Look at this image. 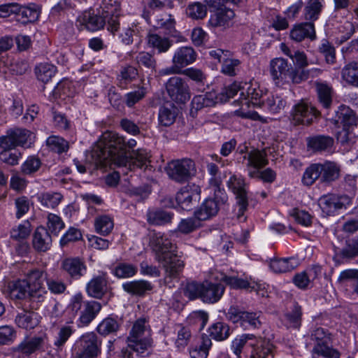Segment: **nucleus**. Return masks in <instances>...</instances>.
<instances>
[{
  "label": "nucleus",
  "instance_id": "obj_39",
  "mask_svg": "<svg viewBox=\"0 0 358 358\" xmlns=\"http://www.w3.org/2000/svg\"><path fill=\"white\" fill-rule=\"evenodd\" d=\"M298 266L295 258H282L271 259L269 264L271 269L275 273H287L294 270Z\"/></svg>",
  "mask_w": 358,
  "mask_h": 358
},
{
  "label": "nucleus",
  "instance_id": "obj_35",
  "mask_svg": "<svg viewBox=\"0 0 358 358\" xmlns=\"http://www.w3.org/2000/svg\"><path fill=\"white\" fill-rule=\"evenodd\" d=\"M172 0H148L147 6L143 13V17L150 22V15L155 12L161 11L166 8H173Z\"/></svg>",
  "mask_w": 358,
  "mask_h": 358
},
{
  "label": "nucleus",
  "instance_id": "obj_38",
  "mask_svg": "<svg viewBox=\"0 0 358 358\" xmlns=\"http://www.w3.org/2000/svg\"><path fill=\"white\" fill-rule=\"evenodd\" d=\"M316 92L320 103L325 109L330 108L332 103L333 89L327 83L316 82Z\"/></svg>",
  "mask_w": 358,
  "mask_h": 358
},
{
  "label": "nucleus",
  "instance_id": "obj_56",
  "mask_svg": "<svg viewBox=\"0 0 358 358\" xmlns=\"http://www.w3.org/2000/svg\"><path fill=\"white\" fill-rule=\"evenodd\" d=\"M43 343L42 337H33L31 339L22 341L17 347L18 350L22 354L31 355L39 349Z\"/></svg>",
  "mask_w": 358,
  "mask_h": 358
},
{
  "label": "nucleus",
  "instance_id": "obj_3",
  "mask_svg": "<svg viewBox=\"0 0 358 358\" xmlns=\"http://www.w3.org/2000/svg\"><path fill=\"white\" fill-rule=\"evenodd\" d=\"M266 92L257 83H245L243 84L238 99L234 101L235 103L241 106V109L236 110L235 113L241 117L257 120L259 116L257 113L250 111L244 113L242 109L244 106L249 107L250 104L261 106L264 102V96Z\"/></svg>",
  "mask_w": 358,
  "mask_h": 358
},
{
  "label": "nucleus",
  "instance_id": "obj_63",
  "mask_svg": "<svg viewBox=\"0 0 358 358\" xmlns=\"http://www.w3.org/2000/svg\"><path fill=\"white\" fill-rule=\"evenodd\" d=\"M120 328L118 322L112 318L106 317L98 325L97 331L103 336L116 332Z\"/></svg>",
  "mask_w": 358,
  "mask_h": 358
},
{
  "label": "nucleus",
  "instance_id": "obj_57",
  "mask_svg": "<svg viewBox=\"0 0 358 358\" xmlns=\"http://www.w3.org/2000/svg\"><path fill=\"white\" fill-rule=\"evenodd\" d=\"M137 64L150 70L151 72H155L157 68V60L152 55L148 52L142 51L138 52L136 57Z\"/></svg>",
  "mask_w": 358,
  "mask_h": 358
},
{
  "label": "nucleus",
  "instance_id": "obj_24",
  "mask_svg": "<svg viewBox=\"0 0 358 358\" xmlns=\"http://www.w3.org/2000/svg\"><path fill=\"white\" fill-rule=\"evenodd\" d=\"M196 53L190 46L178 48L174 52L172 63L177 64L181 69L195 62Z\"/></svg>",
  "mask_w": 358,
  "mask_h": 358
},
{
  "label": "nucleus",
  "instance_id": "obj_20",
  "mask_svg": "<svg viewBox=\"0 0 358 358\" xmlns=\"http://www.w3.org/2000/svg\"><path fill=\"white\" fill-rule=\"evenodd\" d=\"M337 283L347 294H358V269H346L341 271Z\"/></svg>",
  "mask_w": 358,
  "mask_h": 358
},
{
  "label": "nucleus",
  "instance_id": "obj_16",
  "mask_svg": "<svg viewBox=\"0 0 358 358\" xmlns=\"http://www.w3.org/2000/svg\"><path fill=\"white\" fill-rule=\"evenodd\" d=\"M157 262L162 265L165 271L164 282L167 285L173 280L178 279L185 266L183 261L178 257L176 252L164 256V260Z\"/></svg>",
  "mask_w": 358,
  "mask_h": 358
},
{
  "label": "nucleus",
  "instance_id": "obj_54",
  "mask_svg": "<svg viewBox=\"0 0 358 358\" xmlns=\"http://www.w3.org/2000/svg\"><path fill=\"white\" fill-rule=\"evenodd\" d=\"M56 67L48 63L40 64L35 69L37 78L43 82H48L56 73Z\"/></svg>",
  "mask_w": 358,
  "mask_h": 358
},
{
  "label": "nucleus",
  "instance_id": "obj_46",
  "mask_svg": "<svg viewBox=\"0 0 358 358\" xmlns=\"http://www.w3.org/2000/svg\"><path fill=\"white\" fill-rule=\"evenodd\" d=\"M45 276H48V275L43 270L34 268L27 272L25 280L29 285V289L41 288L45 287L43 282L45 280Z\"/></svg>",
  "mask_w": 358,
  "mask_h": 358
},
{
  "label": "nucleus",
  "instance_id": "obj_60",
  "mask_svg": "<svg viewBox=\"0 0 358 358\" xmlns=\"http://www.w3.org/2000/svg\"><path fill=\"white\" fill-rule=\"evenodd\" d=\"M301 307L298 303H294L290 311L286 315V320L289 327L298 329L301 323Z\"/></svg>",
  "mask_w": 358,
  "mask_h": 358
},
{
  "label": "nucleus",
  "instance_id": "obj_17",
  "mask_svg": "<svg viewBox=\"0 0 358 358\" xmlns=\"http://www.w3.org/2000/svg\"><path fill=\"white\" fill-rule=\"evenodd\" d=\"M243 159L247 161L245 166L250 178H255L258 170L264 168L268 163L267 154L264 150L252 149L243 156Z\"/></svg>",
  "mask_w": 358,
  "mask_h": 358
},
{
  "label": "nucleus",
  "instance_id": "obj_51",
  "mask_svg": "<svg viewBox=\"0 0 358 358\" xmlns=\"http://www.w3.org/2000/svg\"><path fill=\"white\" fill-rule=\"evenodd\" d=\"M286 104L287 102L285 98L277 94H271L267 97L266 101L263 102V106L273 113H279L284 109Z\"/></svg>",
  "mask_w": 358,
  "mask_h": 358
},
{
  "label": "nucleus",
  "instance_id": "obj_61",
  "mask_svg": "<svg viewBox=\"0 0 358 358\" xmlns=\"http://www.w3.org/2000/svg\"><path fill=\"white\" fill-rule=\"evenodd\" d=\"M320 271V267L315 266L309 271L308 273L306 272L297 273L294 278V284L299 288H306L310 282V277L313 275L315 277Z\"/></svg>",
  "mask_w": 358,
  "mask_h": 358
},
{
  "label": "nucleus",
  "instance_id": "obj_53",
  "mask_svg": "<svg viewBox=\"0 0 358 358\" xmlns=\"http://www.w3.org/2000/svg\"><path fill=\"white\" fill-rule=\"evenodd\" d=\"M38 199L43 206L55 208L60 203L63 196L59 192H45L41 194Z\"/></svg>",
  "mask_w": 358,
  "mask_h": 358
},
{
  "label": "nucleus",
  "instance_id": "obj_13",
  "mask_svg": "<svg viewBox=\"0 0 358 358\" xmlns=\"http://www.w3.org/2000/svg\"><path fill=\"white\" fill-rule=\"evenodd\" d=\"M352 203V199L347 195L329 194L322 196L319 199V206L323 213L334 215L338 210L346 208Z\"/></svg>",
  "mask_w": 358,
  "mask_h": 358
},
{
  "label": "nucleus",
  "instance_id": "obj_49",
  "mask_svg": "<svg viewBox=\"0 0 358 358\" xmlns=\"http://www.w3.org/2000/svg\"><path fill=\"white\" fill-rule=\"evenodd\" d=\"M322 173V164H313L305 170L302 182L306 186L312 185L321 177Z\"/></svg>",
  "mask_w": 358,
  "mask_h": 358
},
{
  "label": "nucleus",
  "instance_id": "obj_43",
  "mask_svg": "<svg viewBox=\"0 0 358 358\" xmlns=\"http://www.w3.org/2000/svg\"><path fill=\"white\" fill-rule=\"evenodd\" d=\"M211 347V338L206 334H202L201 343L189 350V356L191 358H206Z\"/></svg>",
  "mask_w": 358,
  "mask_h": 358
},
{
  "label": "nucleus",
  "instance_id": "obj_59",
  "mask_svg": "<svg viewBox=\"0 0 358 358\" xmlns=\"http://www.w3.org/2000/svg\"><path fill=\"white\" fill-rule=\"evenodd\" d=\"M173 213L164 210L150 212L148 215V221L155 225H162L171 222Z\"/></svg>",
  "mask_w": 358,
  "mask_h": 358
},
{
  "label": "nucleus",
  "instance_id": "obj_37",
  "mask_svg": "<svg viewBox=\"0 0 358 358\" xmlns=\"http://www.w3.org/2000/svg\"><path fill=\"white\" fill-rule=\"evenodd\" d=\"M324 0H308L303 10V17L308 22L317 20L324 7Z\"/></svg>",
  "mask_w": 358,
  "mask_h": 358
},
{
  "label": "nucleus",
  "instance_id": "obj_12",
  "mask_svg": "<svg viewBox=\"0 0 358 358\" xmlns=\"http://www.w3.org/2000/svg\"><path fill=\"white\" fill-rule=\"evenodd\" d=\"M227 187L235 195L236 203L238 207V216L240 217L248 206V185L241 176L232 175L227 181Z\"/></svg>",
  "mask_w": 358,
  "mask_h": 358
},
{
  "label": "nucleus",
  "instance_id": "obj_7",
  "mask_svg": "<svg viewBox=\"0 0 358 358\" xmlns=\"http://www.w3.org/2000/svg\"><path fill=\"white\" fill-rule=\"evenodd\" d=\"M101 341L94 332L80 336L72 346L75 358H96L101 352Z\"/></svg>",
  "mask_w": 358,
  "mask_h": 358
},
{
  "label": "nucleus",
  "instance_id": "obj_25",
  "mask_svg": "<svg viewBox=\"0 0 358 358\" xmlns=\"http://www.w3.org/2000/svg\"><path fill=\"white\" fill-rule=\"evenodd\" d=\"M32 245L37 252H45L50 249L52 238L45 227L36 228L33 234Z\"/></svg>",
  "mask_w": 358,
  "mask_h": 358
},
{
  "label": "nucleus",
  "instance_id": "obj_32",
  "mask_svg": "<svg viewBox=\"0 0 358 358\" xmlns=\"http://www.w3.org/2000/svg\"><path fill=\"white\" fill-rule=\"evenodd\" d=\"M178 115V108L172 103H167L159 108L158 120L160 125L169 127L173 124Z\"/></svg>",
  "mask_w": 358,
  "mask_h": 358
},
{
  "label": "nucleus",
  "instance_id": "obj_21",
  "mask_svg": "<svg viewBox=\"0 0 358 358\" xmlns=\"http://www.w3.org/2000/svg\"><path fill=\"white\" fill-rule=\"evenodd\" d=\"M220 103L217 94L215 91H210L204 94L196 95L191 101L190 113L194 116L198 110L204 108L213 107Z\"/></svg>",
  "mask_w": 358,
  "mask_h": 358
},
{
  "label": "nucleus",
  "instance_id": "obj_34",
  "mask_svg": "<svg viewBox=\"0 0 358 358\" xmlns=\"http://www.w3.org/2000/svg\"><path fill=\"white\" fill-rule=\"evenodd\" d=\"M29 285L25 280H17L8 284L7 292L13 299H22L29 295Z\"/></svg>",
  "mask_w": 358,
  "mask_h": 358
},
{
  "label": "nucleus",
  "instance_id": "obj_9",
  "mask_svg": "<svg viewBox=\"0 0 358 358\" xmlns=\"http://www.w3.org/2000/svg\"><path fill=\"white\" fill-rule=\"evenodd\" d=\"M149 245L155 253L157 261L164 260V256L176 252V245L170 238V235L161 231L150 232Z\"/></svg>",
  "mask_w": 358,
  "mask_h": 358
},
{
  "label": "nucleus",
  "instance_id": "obj_41",
  "mask_svg": "<svg viewBox=\"0 0 358 358\" xmlns=\"http://www.w3.org/2000/svg\"><path fill=\"white\" fill-rule=\"evenodd\" d=\"M208 337H211L217 341H222L227 339L230 336L229 326L222 322H217L212 324L208 329Z\"/></svg>",
  "mask_w": 358,
  "mask_h": 358
},
{
  "label": "nucleus",
  "instance_id": "obj_14",
  "mask_svg": "<svg viewBox=\"0 0 358 358\" xmlns=\"http://www.w3.org/2000/svg\"><path fill=\"white\" fill-rule=\"evenodd\" d=\"M357 117L353 110L348 106L341 105L336 111V115L331 118V122L337 127H343V134H338L337 138L342 143L347 141V128L356 124Z\"/></svg>",
  "mask_w": 358,
  "mask_h": 358
},
{
  "label": "nucleus",
  "instance_id": "obj_26",
  "mask_svg": "<svg viewBox=\"0 0 358 358\" xmlns=\"http://www.w3.org/2000/svg\"><path fill=\"white\" fill-rule=\"evenodd\" d=\"M101 309L99 302L87 301L84 303V308L80 311V315L78 321V326H87L97 315Z\"/></svg>",
  "mask_w": 358,
  "mask_h": 358
},
{
  "label": "nucleus",
  "instance_id": "obj_2",
  "mask_svg": "<svg viewBox=\"0 0 358 358\" xmlns=\"http://www.w3.org/2000/svg\"><path fill=\"white\" fill-rule=\"evenodd\" d=\"M269 66L272 78L278 86L290 83L298 84L308 78V71L294 69L282 57L271 59Z\"/></svg>",
  "mask_w": 358,
  "mask_h": 358
},
{
  "label": "nucleus",
  "instance_id": "obj_4",
  "mask_svg": "<svg viewBox=\"0 0 358 358\" xmlns=\"http://www.w3.org/2000/svg\"><path fill=\"white\" fill-rule=\"evenodd\" d=\"M224 287L208 280L202 283L192 282L186 285L185 295L189 299H200L203 302L215 303L222 296Z\"/></svg>",
  "mask_w": 358,
  "mask_h": 358
},
{
  "label": "nucleus",
  "instance_id": "obj_55",
  "mask_svg": "<svg viewBox=\"0 0 358 358\" xmlns=\"http://www.w3.org/2000/svg\"><path fill=\"white\" fill-rule=\"evenodd\" d=\"M74 90L72 89V83L68 80L59 83L52 92L53 99H65L66 97L73 96Z\"/></svg>",
  "mask_w": 358,
  "mask_h": 358
},
{
  "label": "nucleus",
  "instance_id": "obj_5",
  "mask_svg": "<svg viewBox=\"0 0 358 358\" xmlns=\"http://www.w3.org/2000/svg\"><path fill=\"white\" fill-rule=\"evenodd\" d=\"M128 346L140 356L152 347L151 329L145 318H140L134 323L127 337Z\"/></svg>",
  "mask_w": 358,
  "mask_h": 358
},
{
  "label": "nucleus",
  "instance_id": "obj_40",
  "mask_svg": "<svg viewBox=\"0 0 358 358\" xmlns=\"http://www.w3.org/2000/svg\"><path fill=\"white\" fill-rule=\"evenodd\" d=\"M80 20L85 27L91 31L103 28L106 24V20L103 17L96 15L90 10L85 11L81 16Z\"/></svg>",
  "mask_w": 358,
  "mask_h": 358
},
{
  "label": "nucleus",
  "instance_id": "obj_50",
  "mask_svg": "<svg viewBox=\"0 0 358 358\" xmlns=\"http://www.w3.org/2000/svg\"><path fill=\"white\" fill-rule=\"evenodd\" d=\"M192 336V329L189 326L178 325L177 338L175 341L176 347L178 350H183L189 344Z\"/></svg>",
  "mask_w": 358,
  "mask_h": 358
},
{
  "label": "nucleus",
  "instance_id": "obj_45",
  "mask_svg": "<svg viewBox=\"0 0 358 358\" xmlns=\"http://www.w3.org/2000/svg\"><path fill=\"white\" fill-rule=\"evenodd\" d=\"M114 227V222L112 217L108 215H99L94 220L95 231L102 236L109 234Z\"/></svg>",
  "mask_w": 358,
  "mask_h": 358
},
{
  "label": "nucleus",
  "instance_id": "obj_29",
  "mask_svg": "<svg viewBox=\"0 0 358 358\" xmlns=\"http://www.w3.org/2000/svg\"><path fill=\"white\" fill-rule=\"evenodd\" d=\"M124 292L131 295L142 296L153 289L151 282L145 280L128 281L122 284Z\"/></svg>",
  "mask_w": 358,
  "mask_h": 358
},
{
  "label": "nucleus",
  "instance_id": "obj_15",
  "mask_svg": "<svg viewBox=\"0 0 358 358\" xmlns=\"http://www.w3.org/2000/svg\"><path fill=\"white\" fill-rule=\"evenodd\" d=\"M320 112L309 103L301 101L296 104L292 111V120L295 124L309 125Z\"/></svg>",
  "mask_w": 358,
  "mask_h": 358
},
{
  "label": "nucleus",
  "instance_id": "obj_18",
  "mask_svg": "<svg viewBox=\"0 0 358 358\" xmlns=\"http://www.w3.org/2000/svg\"><path fill=\"white\" fill-rule=\"evenodd\" d=\"M201 188L194 183H189L182 187L177 193L176 199L181 208L188 210L193 201L196 202L200 199Z\"/></svg>",
  "mask_w": 358,
  "mask_h": 358
},
{
  "label": "nucleus",
  "instance_id": "obj_62",
  "mask_svg": "<svg viewBox=\"0 0 358 358\" xmlns=\"http://www.w3.org/2000/svg\"><path fill=\"white\" fill-rule=\"evenodd\" d=\"M322 169L321 180L322 182H331L338 178L339 169L335 164L326 162L322 164Z\"/></svg>",
  "mask_w": 358,
  "mask_h": 358
},
{
  "label": "nucleus",
  "instance_id": "obj_42",
  "mask_svg": "<svg viewBox=\"0 0 358 358\" xmlns=\"http://www.w3.org/2000/svg\"><path fill=\"white\" fill-rule=\"evenodd\" d=\"M234 12L230 8H220L210 16V22L215 27H225L234 17Z\"/></svg>",
  "mask_w": 358,
  "mask_h": 358
},
{
  "label": "nucleus",
  "instance_id": "obj_64",
  "mask_svg": "<svg viewBox=\"0 0 358 358\" xmlns=\"http://www.w3.org/2000/svg\"><path fill=\"white\" fill-rule=\"evenodd\" d=\"M156 27L164 29L167 34L173 35L176 31V21L171 15L157 17Z\"/></svg>",
  "mask_w": 358,
  "mask_h": 358
},
{
  "label": "nucleus",
  "instance_id": "obj_52",
  "mask_svg": "<svg viewBox=\"0 0 358 358\" xmlns=\"http://www.w3.org/2000/svg\"><path fill=\"white\" fill-rule=\"evenodd\" d=\"M31 231V223L27 220L23 221L10 230V238L18 241H23L29 237Z\"/></svg>",
  "mask_w": 358,
  "mask_h": 358
},
{
  "label": "nucleus",
  "instance_id": "obj_28",
  "mask_svg": "<svg viewBox=\"0 0 358 358\" xmlns=\"http://www.w3.org/2000/svg\"><path fill=\"white\" fill-rule=\"evenodd\" d=\"M217 278L234 289H247L250 287L256 291L258 294L262 289V285L261 284L257 282L250 283L245 280L239 278L234 275L229 276L224 273H221L220 277H217Z\"/></svg>",
  "mask_w": 358,
  "mask_h": 358
},
{
  "label": "nucleus",
  "instance_id": "obj_47",
  "mask_svg": "<svg viewBox=\"0 0 358 358\" xmlns=\"http://www.w3.org/2000/svg\"><path fill=\"white\" fill-rule=\"evenodd\" d=\"M308 145L315 151L327 150L332 148L334 139L328 136H316L309 138Z\"/></svg>",
  "mask_w": 358,
  "mask_h": 358
},
{
  "label": "nucleus",
  "instance_id": "obj_23",
  "mask_svg": "<svg viewBox=\"0 0 358 358\" xmlns=\"http://www.w3.org/2000/svg\"><path fill=\"white\" fill-rule=\"evenodd\" d=\"M76 331V328L73 325V322H68L57 327L53 341V345L57 351H62L66 343Z\"/></svg>",
  "mask_w": 358,
  "mask_h": 358
},
{
  "label": "nucleus",
  "instance_id": "obj_1",
  "mask_svg": "<svg viewBox=\"0 0 358 358\" xmlns=\"http://www.w3.org/2000/svg\"><path fill=\"white\" fill-rule=\"evenodd\" d=\"M136 141L127 138L113 131L104 132L91 153L92 162L96 168H103L114 164L134 170L142 168L149 159L145 149H137L129 153V150L136 146Z\"/></svg>",
  "mask_w": 358,
  "mask_h": 358
},
{
  "label": "nucleus",
  "instance_id": "obj_44",
  "mask_svg": "<svg viewBox=\"0 0 358 358\" xmlns=\"http://www.w3.org/2000/svg\"><path fill=\"white\" fill-rule=\"evenodd\" d=\"M341 76L348 85L358 87V62H352L346 64L342 69Z\"/></svg>",
  "mask_w": 358,
  "mask_h": 358
},
{
  "label": "nucleus",
  "instance_id": "obj_22",
  "mask_svg": "<svg viewBox=\"0 0 358 358\" xmlns=\"http://www.w3.org/2000/svg\"><path fill=\"white\" fill-rule=\"evenodd\" d=\"M86 292L92 298L101 299L108 291V281L105 274L94 276L86 285Z\"/></svg>",
  "mask_w": 358,
  "mask_h": 358
},
{
  "label": "nucleus",
  "instance_id": "obj_36",
  "mask_svg": "<svg viewBox=\"0 0 358 358\" xmlns=\"http://www.w3.org/2000/svg\"><path fill=\"white\" fill-rule=\"evenodd\" d=\"M148 44L157 50L158 54L165 53L169 50L173 41L167 37L157 34H151L148 36Z\"/></svg>",
  "mask_w": 358,
  "mask_h": 358
},
{
  "label": "nucleus",
  "instance_id": "obj_33",
  "mask_svg": "<svg viewBox=\"0 0 358 358\" xmlns=\"http://www.w3.org/2000/svg\"><path fill=\"white\" fill-rule=\"evenodd\" d=\"M39 315L35 312L23 311L17 315L15 322L20 328L32 329L39 324Z\"/></svg>",
  "mask_w": 358,
  "mask_h": 358
},
{
  "label": "nucleus",
  "instance_id": "obj_11",
  "mask_svg": "<svg viewBox=\"0 0 358 358\" xmlns=\"http://www.w3.org/2000/svg\"><path fill=\"white\" fill-rule=\"evenodd\" d=\"M166 90L171 101L177 104H185L190 99L189 87L180 77L170 78L166 83Z\"/></svg>",
  "mask_w": 358,
  "mask_h": 358
},
{
  "label": "nucleus",
  "instance_id": "obj_19",
  "mask_svg": "<svg viewBox=\"0 0 358 358\" xmlns=\"http://www.w3.org/2000/svg\"><path fill=\"white\" fill-rule=\"evenodd\" d=\"M61 269L73 280L80 279L87 272L85 264L78 257L63 259L61 262Z\"/></svg>",
  "mask_w": 358,
  "mask_h": 358
},
{
  "label": "nucleus",
  "instance_id": "obj_48",
  "mask_svg": "<svg viewBox=\"0 0 358 358\" xmlns=\"http://www.w3.org/2000/svg\"><path fill=\"white\" fill-rule=\"evenodd\" d=\"M241 62L236 58L231 57V54L223 59L220 72L228 76H235L239 71Z\"/></svg>",
  "mask_w": 358,
  "mask_h": 358
},
{
  "label": "nucleus",
  "instance_id": "obj_10",
  "mask_svg": "<svg viewBox=\"0 0 358 358\" xmlns=\"http://www.w3.org/2000/svg\"><path fill=\"white\" fill-rule=\"evenodd\" d=\"M166 170L169 178L179 182L187 180L196 172L194 162L190 159L173 160Z\"/></svg>",
  "mask_w": 358,
  "mask_h": 358
},
{
  "label": "nucleus",
  "instance_id": "obj_31",
  "mask_svg": "<svg viewBox=\"0 0 358 358\" xmlns=\"http://www.w3.org/2000/svg\"><path fill=\"white\" fill-rule=\"evenodd\" d=\"M219 210L217 204L211 200V199H206L194 211V215L201 222L202 221H206L215 217Z\"/></svg>",
  "mask_w": 358,
  "mask_h": 358
},
{
  "label": "nucleus",
  "instance_id": "obj_6",
  "mask_svg": "<svg viewBox=\"0 0 358 358\" xmlns=\"http://www.w3.org/2000/svg\"><path fill=\"white\" fill-rule=\"evenodd\" d=\"M255 340L251 342L250 345L252 348L250 358H267L271 355L273 345L268 340L259 338H255L253 334H244L238 336L231 343L233 352L240 357L243 347L249 341Z\"/></svg>",
  "mask_w": 358,
  "mask_h": 358
},
{
  "label": "nucleus",
  "instance_id": "obj_27",
  "mask_svg": "<svg viewBox=\"0 0 358 358\" xmlns=\"http://www.w3.org/2000/svg\"><path fill=\"white\" fill-rule=\"evenodd\" d=\"M290 37L296 42H301L306 38L314 40L316 38L315 26L313 22H302L295 25L290 31Z\"/></svg>",
  "mask_w": 358,
  "mask_h": 358
},
{
  "label": "nucleus",
  "instance_id": "obj_8",
  "mask_svg": "<svg viewBox=\"0 0 358 358\" xmlns=\"http://www.w3.org/2000/svg\"><path fill=\"white\" fill-rule=\"evenodd\" d=\"M260 312L245 311L238 306H231L229 308L227 317L234 324H239L244 329H258L262 322Z\"/></svg>",
  "mask_w": 358,
  "mask_h": 358
},
{
  "label": "nucleus",
  "instance_id": "obj_30",
  "mask_svg": "<svg viewBox=\"0 0 358 358\" xmlns=\"http://www.w3.org/2000/svg\"><path fill=\"white\" fill-rule=\"evenodd\" d=\"M39 15L40 10L36 5L29 4L25 6L17 3L15 15L17 17V20L22 24L36 22L38 19Z\"/></svg>",
  "mask_w": 358,
  "mask_h": 358
},
{
  "label": "nucleus",
  "instance_id": "obj_58",
  "mask_svg": "<svg viewBox=\"0 0 358 358\" xmlns=\"http://www.w3.org/2000/svg\"><path fill=\"white\" fill-rule=\"evenodd\" d=\"M242 87L243 84L235 82L223 88L222 91L217 94L219 103H225L236 95L238 92L241 93L242 91Z\"/></svg>",
  "mask_w": 358,
  "mask_h": 358
}]
</instances>
